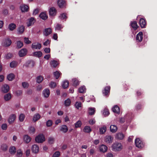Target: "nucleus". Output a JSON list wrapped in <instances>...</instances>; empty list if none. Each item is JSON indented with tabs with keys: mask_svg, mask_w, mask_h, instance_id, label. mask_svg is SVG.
Wrapping results in <instances>:
<instances>
[{
	"mask_svg": "<svg viewBox=\"0 0 157 157\" xmlns=\"http://www.w3.org/2000/svg\"><path fill=\"white\" fill-rule=\"evenodd\" d=\"M41 47V44L38 42L34 43L32 45V48L34 49H40Z\"/></svg>",
	"mask_w": 157,
	"mask_h": 157,
	"instance_id": "nucleus-9",
	"label": "nucleus"
},
{
	"mask_svg": "<svg viewBox=\"0 0 157 157\" xmlns=\"http://www.w3.org/2000/svg\"><path fill=\"white\" fill-rule=\"evenodd\" d=\"M25 118V116L23 113L21 114L19 116V120L21 122H22L24 121Z\"/></svg>",
	"mask_w": 157,
	"mask_h": 157,
	"instance_id": "nucleus-55",
	"label": "nucleus"
},
{
	"mask_svg": "<svg viewBox=\"0 0 157 157\" xmlns=\"http://www.w3.org/2000/svg\"><path fill=\"white\" fill-rule=\"evenodd\" d=\"M140 24L141 28H144L145 27L146 23L144 19L141 18L140 19Z\"/></svg>",
	"mask_w": 157,
	"mask_h": 157,
	"instance_id": "nucleus-26",
	"label": "nucleus"
},
{
	"mask_svg": "<svg viewBox=\"0 0 157 157\" xmlns=\"http://www.w3.org/2000/svg\"><path fill=\"white\" fill-rule=\"evenodd\" d=\"M69 85V82L67 81H63L62 83V86L65 89Z\"/></svg>",
	"mask_w": 157,
	"mask_h": 157,
	"instance_id": "nucleus-43",
	"label": "nucleus"
},
{
	"mask_svg": "<svg viewBox=\"0 0 157 157\" xmlns=\"http://www.w3.org/2000/svg\"><path fill=\"white\" fill-rule=\"evenodd\" d=\"M68 130L67 126L65 125H62L60 127V130L63 133H66Z\"/></svg>",
	"mask_w": 157,
	"mask_h": 157,
	"instance_id": "nucleus-23",
	"label": "nucleus"
},
{
	"mask_svg": "<svg viewBox=\"0 0 157 157\" xmlns=\"http://www.w3.org/2000/svg\"><path fill=\"white\" fill-rule=\"evenodd\" d=\"M112 147L113 151H119L122 149L123 146L121 143L116 142L113 144Z\"/></svg>",
	"mask_w": 157,
	"mask_h": 157,
	"instance_id": "nucleus-1",
	"label": "nucleus"
},
{
	"mask_svg": "<svg viewBox=\"0 0 157 157\" xmlns=\"http://www.w3.org/2000/svg\"><path fill=\"white\" fill-rule=\"evenodd\" d=\"M72 83L73 86H76L79 85V82L76 78H74L72 79Z\"/></svg>",
	"mask_w": 157,
	"mask_h": 157,
	"instance_id": "nucleus-25",
	"label": "nucleus"
},
{
	"mask_svg": "<svg viewBox=\"0 0 157 157\" xmlns=\"http://www.w3.org/2000/svg\"><path fill=\"white\" fill-rule=\"evenodd\" d=\"M40 116L39 114L38 113L34 115L33 116V121L34 122H35L38 121L40 118Z\"/></svg>",
	"mask_w": 157,
	"mask_h": 157,
	"instance_id": "nucleus-39",
	"label": "nucleus"
},
{
	"mask_svg": "<svg viewBox=\"0 0 157 157\" xmlns=\"http://www.w3.org/2000/svg\"><path fill=\"white\" fill-rule=\"evenodd\" d=\"M22 86L23 87L25 88H27L29 86V84L28 83L25 82L22 83Z\"/></svg>",
	"mask_w": 157,
	"mask_h": 157,
	"instance_id": "nucleus-62",
	"label": "nucleus"
},
{
	"mask_svg": "<svg viewBox=\"0 0 157 157\" xmlns=\"http://www.w3.org/2000/svg\"><path fill=\"white\" fill-rule=\"evenodd\" d=\"M110 131L113 133L116 132L117 130V128L115 125H111L110 126Z\"/></svg>",
	"mask_w": 157,
	"mask_h": 157,
	"instance_id": "nucleus-21",
	"label": "nucleus"
},
{
	"mask_svg": "<svg viewBox=\"0 0 157 157\" xmlns=\"http://www.w3.org/2000/svg\"><path fill=\"white\" fill-rule=\"evenodd\" d=\"M63 28V26L61 25L57 24L55 27V29L57 30H59Z\"/></svg>",
	"mask_w": 157,
	"mask_h": 157,
	"instance_id": "nucleus-56",
	"label": "nucleus"
},
{
	"mask_svg": "<svg viewBox=\"0 0 157 157\" xmlns=\"http://www.w3.org/2000/svg\"><path fill=\"white\" fill-rule=\"evenodd\" d=\"M75 126L76 128H78L81 127L82 125V122L81 121H78L75 124Z\"/></svg>",
	"mask_w": 157,
	"mask_h": 157,
	"instance_id": "nucleus-53",
	"label": "nucleus"
},
{
	"mask_svg": "<svg viewBox=\"0 0 157 157\" xmlns=\"http://www.w3.org/2000/svg\"><path fill=\"white\" fill-rule=\"evenodd\" d=\"M35 129V128L33 126H31L29 128V132L30 134H33L34 133Z\"/></svg>",
	"mask_w": 157,
	"mask_h": 157,
	"instance_id": "nucleus-49",
	"label": "nucleus"
},
{
	"mask_svg": "<svg viewBox=\"0 0 157 157\" xmlns=\"http://www.w3.org/2000/svg\"><path fill=\"white\" fill-rule=\"evenodd\" d=\"M95 108L94 107H89L88 109V112L90 115H93L95 113Z\"/></svg>",
	"mask_w": 157,
	"mask_h": 157,
	"instance_id": "nucleus-19",
	"label": "nucleus"
},
{
	"mask_svg": "<svg viewBox=\"0 0 157 157\" xmlns=\"http://www.w3.org/2000/svg\"><path fill=\"white\" fill-rule=\"evenodd\" d=\"M11 98V95L10 93H8L5 95L4 99L6 101H8Z\"/></svg>",
	"mask_w": 157,
	"mask_h": 157,
	"instance_id": "nucleus-41",
	"label": "nucleus"
},
{
	"mask_svg": "<svg viewBox=\"0 0 157 157\" xmlns=\"http://www.w3.org/2000/svg\"><path fill=\"white\" fill-rule=\"evenodd\" d=\"M83 131L86 133H90L91 131V129L89 126H85L84 127Z\"/></svg>",
	"mask_w": 157,
	"mask_h": 157,
	"instance_id": "nucleus-33",
	"label": "nucleus"
},
{
	"mask_svg": "<svg viewBox=\"0 0 157 157\" xmlns=\"http://www.w3.org/2000/svg\"><path fill=\"white\" fill-rule=\"evenodd\" d=\"M57 4L60 8H64L66 6V2L64 0H58Z\"/></svg>",
	"mask_w": 157,
	"mask_h": 157,
	"instance_id": "nucleus-7",
	"label": "nucleus"
},
{
	"mask_svg": "<svg viewBox=\"0 0 157 157\" xmlns=\"http://www.w3.org/2000/svg\"><path fill=\"white\" fill-rule=\"evenodd\" d=\"M23 155L21 149H18L17 151V156L18 157H21Z\"/></svg>",
	"mask_w": 157,
	"mask_h": 157,
	"instance_id": "nucleus-54",
	"label": "nucleus"
},
{
	"mask_svg": "<svg viewBox=\"0 0 157 157\" xmlns=\"http://www.w3.org/2000/svg\"><path fill=\"white\" fill-rule=\"evenodd\" d=\"M59 18L61 20H66L67 18L66 14L65 13H61L59 16Z\"/></svg>",
	"mask_w": 157,
	"mask_h": 157,
	"instance_id": "nucleus-46",
	"label": "nucleus"
},
{
	"mask_svg": "<svg viewBox=\"0 0 157 157\" xmlns=\"http://www.w3.org/2000/svg\"><path fill=\"white\" fill-rule=\"evenodd\" d=\"M35 64L34 62L33 61H27L24 65V66L30 68L33 67Z\"/></svg>",
	"mask_w": 157,
	"mask_h": 157,
	"instance_id": "nucleus-10",
	"label": "nucleus"
},
{
	"mask_svg": "<svg viewBox=\"0 0 157 157\" xmlns=\"http://www.w3.org/2000/svg\"><path fill=\"white\" fill-rule=\"evenodd\" d=\"M32 150L33 152L36 153L39 151V147L37 145L34 144L32 146Z\"/></svg>",
	"mask_w": 157,
	"mask_h": 157,
	"instance_id": "nucleus-16",
	"label": "nucleus"
},
{
	"mask_svg": "<svg viewBox=\"0 0 157 157\" xmlns=\"http://www.w3.org/2000/svg\"><path fill=\"white\" fill-rule=\"evenodd\" d=\"M24 42L26 44H29L31 43V41L29 40V39L26 37L24 38Z\"/></svg>",
	"mask_w": 157,
	"mask_h": 157,
	"instance_id": "nucleus-64",
	"label": "nucleus"
},
{
	"mask_svg": "<svg viewBox=\"0 0 157 157\" xmlns=\"http://www.w3.org/2000/svg\"><path fill=\"white\" fill-rule=\"evenodd\" d=\"M24 27L22 25L18 29V31L19 33L21 34L24 32Z\"/></svg>",
	"mask_w": 157,
	"mask_h": 157,
	"instance_id": "nucleus-51",
	"label": "nucleus"
},
{
	"mask_svg": "<svg viewBox=\"0 0 157 157\" xmlns=\"http://www.w3.org/2000/svg\"><path fill=\"white\" fill-rule=\"evenodd\" d=\"M49 13L50 15L54 16L56 15L57 11L55 8L52 7L49 9Z\"/></svg>",
	"mask_w": 157,
	"mask_h": 157,
	"instance_id": "nucleus-8",
	"label": "nucleus"
},
{
	"mask_svg": "<svg viewBox=\"0 0 157 157\" xmlns=\"http://www.w3.org/2000/svg\"><path fill=\"white\" fill-rule=\"evenodd\" d=\"M27 53V50L25 48H23L19 51L18 54L20 57H22L25 56Z\"/></svg>",
	"mask_w": 157,
	"mask_h": 157,
	"instance_id": "nucleus-6",
	"label": "nucleus"
},
{
	"mask_svg": "<svg viewBox=\"0 0 157 157\" xmlns=\"http://www.w3.org/2000/svg\"><path fill=\"white\" fill-rule=\"evenodd\" d=\"M10 89L9 86L7 84H5L3 85L1 88L2 91L4 93L7 92Z\"/></svg>",
	"mask_w": 157,
	"mask_h": 157,
	"instance_id": "nucleus-11",
	"label": "nucleus"
},
{
	"mask_svg": "<svg viewBox=\"0 0 157 157\" xmlns=\"http://www.w3.org/2000/svg\"><path fill=\"white\" fill-rule=\"evenodd\" d=\"M52 124V121L49 120H48L47 123H46V125L48 127H50L51 126Z\"/></svg>",
	"mask_w": 157,
	"mask_h": 157,
	"instance_id": "nucleus-61",
	"label": "nucleus"
},
{
	"mask_svg": "<svg viewBox=\"0 0 157 157\" xmlns=\"http://www.w3.org/2000/svg\"><path fill=\"white\" fill-rule=\"evenodd\" d=\"M35 22V21L33 18L31 17L28 20V21L27 23L28 26H29L33 25Z\"/></svg>",
	"mask_w": 157,
	"mask_h": 157,
	"instance_id": "nucleus-30",
	"label": "nucleus"
},
{
	"mask_svg": "<svg viewBox=\"0 0 157 157\" xmlns=\"http://www.w3.org/2000/svg\"><path fill=\"white\" fill-rule=\"evenodd\" d=\"M23 140L26 143H29L31 140V138L28 135H26L24 136Z\"/></svg>",
	"mask_w": 157,
	"mask_h": 157,
	"instance_id": "nucleus-24",
	"label": "nucleus"
},
{
	"mask_svg": "<svg viewBox=\"0 0 157 157\" xmlns=\"http://www.w3.org/2000/svg\"><path fill=\"white\" fill-rule=\"evenodd\" d=\"M60 155V153L59 151H56L53 155L52 157H59Z\"/></svg>",
	"mask_w": 157,
	"mask_h": 157,
	"instance_id": "nucleus-60",
	"label": "nucleus"
},
{
	"mask_svg": "<svg viewBox=\"0 0 157 157\" xmlns=\"http://www.w3.org/2000/svg\"><path fill=\"white\" fill-rule=\"evenodd\" d=\"M16 118V116L15 114H12L9 117L8 119V122L10 124L13 123Z\"/></svg>",
	"mask_w": 157,
	"mask_h": 157,
	"instance_id": "nucleus-13",
	"label": "nucleus"
},
{
	"mask_svg": "<svg viewBox=\"0 0 157 157\" xmlns=\"http://www.w3.org/2000/svg\"><path fill=\"white\" fill-rule=\"evenodd\" d=\"M15 76L13 73L9 74L7 77V79L9 81H12L14 78Z\"/></svg>",
	"mask_w": 157,
	"mask_h": 157,
	"instance_id": "nucleus-42",
	"label": "nucleus"
},
{
	"mask_svg": "<svg viewBox=\"0 0 157 157\" xmlns=\"http://www.w3.org/2000/svg\"><path fill=\"white\" fill-rule=\"evenodd\" d=\"M108 147L107 146L104 144H102L99 146V150L101 152L104 153L107 151Z\"/></svg>",
	"mask_w": 157,
	"mask_h": 157,
	"instance_id": "nucleus-12",
	"label": "nucleus"
},
{
	"mask_svg": "<svg viewBox=\"0 0 157 157\" xmlns=\"http://www.w3.org/2000/svg\"><path fill=\"white\" fill-rule=\"evenodd\" d=\"M20 9L22 12H26L28 11L29 7L27 5L23 4L21 6Z\"/></svg>",
	"mask_w": 157,
	"mask_h": 157,
	"instance_id": "nucleus-20",
	"label": "nucleus"
},
{
	"mask_svg": "<svg viewBox=\"0 0 157 157\" xmlns=\"http://www.w3.org/2000/svg\"><path fill=\"white\" fill-rule=\"evenodd\" d=\"M17 65V62L15 61H13L10 63V67L11 68H14Z\"/></svg>",
	"mask_w": 157,
	"mask_h": 157,
	"instance_id": "nucleus-40",
	"label": "nucleus"
},
{
	"mask_svg": "<svg viewBox=\"0 0 157 157\" xmlns=\"http://www.w3.org/2000/svg\"><path fill=\"white\" fill-rule=\"evenodd\" d=\"M96 122L94 118H92L89 121V123L90 124L93 125Z\"/></svg>",
	"mask_w": 157,
	"mask_h": 157,
	"instance_id": "nucleus-58",
	"label": "nucleus"
},
{
	"mask_svg": "<svg viewBox=\"0 0 157 157\" xmlns=\"http://www.w3.org/2000/svg\"><path fill=\"white\" fill-rule=\"evenodd\" d=\"M41 18L43 20H45L47 19L48 16L46 12H42L39 15Z\"/></svg>",
	"mask_w": 157,
	"mask_h": 157,
	"instance_id": "nucleus-29",
	"label": "nucleus"
},
{
	"mask_svg": "<svg viewBox=\"0 0 157 157\" xmlns=\"http://www.w3.org/2000/svg\"><path fill=\"white\" fill-rule=\"evenodd\" d=\"M50 94V90L48 89H45L43 91V95L44 98H48Z\"/></svg>",
	"mask_w": 157,
	"mask_h": 157,
	"instance_id": "nucleus-17",
	"label": "nucleus"
},
{
	"mask_svg": "<svg viewBox=\"0 0 157 157\" xmlns=\"http://www.w3.org/2000/svg\"><path fill=\"white\" fill-rule=\"evenodd\" d=\"M45 139L44 135L40 134L36 136L35 138L36 141L38 143H42L45 141Z\"/></svg>",
	"mask_w": 157,
	"mask_h": 157,
	"instance_id": "nucleus-3",
	"label": "nucleus"
},
{
	"mask_svg": "<svg viewBox=\"0 0 157 157\" xmlns=\"http://www.w3.org/2000/svg\"><path fill=\"white\" fill-rule=\"evenodd\" d=\"M43 80V77L41 76H39L36 77V82L38 83H41Z\"/></svg>",
	"mask_w": 157,
	"mask_h": 157,
	"instance_id": "nucleus-48",
	"label": "nucleus"
},
{
	"mask_svg": "<svg viewBox=\"0 0 157 157\" xmlns=\"http://www.w3.org/2000/svg\"><path fill=\"white\" fill-rule=\"evenodd\" d=\"M110 88V86H106L104 90H103V94L104 95L106 96L109 94Z\"/></svg>",
	"mask_w": 157,
	"mask_h": 157,
	"instance_id": "nucleus-18",
	"label": "nucleus"
},
{
	"mask_svg": "<svg viewBox=\"0 0 157 157\" xmlns=\"http://www.w3.org/2000/svg\"><path fill=\"white\" fill-rule=\"evenodd\" d=\"M131 27L134 30H136L138 27L137 23L135 21L132 22H131Z\"/></svg>",
	"mask_w": 157,
	"mask_h": 157,
	"instance_id": "nucleus-34",
	"label": "nucleus"
},
{
	"mask_svg": "<svg viewBox=\"0 0 157 157\" xmlns=\"http://www.w3.org/2000/svg\"><path fill=\"white\" fill-rule=\"evenodd\" d=\"M16 28V25L14 23H12L9 25L8 29L10 31H13Z\"/></svg>",
	"mask_w": 157,
	"mask_h": 157,
	"instance_id": "nucleus-35",
	"label": "nucleus"
},
{
	"mask_svg": "<svg viewBox=\"0 0 157 157\" xmlns=\"http://www.w3.org/2000/svg\"><path fill=\"white\" fill-rule=\"evenodd\" d=\"M11 40L10 38H7L3 40L2 45L4 47H7L11 45Z\"/></svg>",
	"mask_w": 157,
	"mask_h": 157,
	"instance_id": "nucleus-4",
	"label": "nucleus"
},
{
	"mask_svg": "<svg viewBox=\"0 0 157 157\" xmlns=\"http://www.w3.org/2000/svg\"><path fill=\"white\" fill-rule=\"evenodd\" d=\"M50 64L52 67H56L59 64V63L57 61L53 60L51 61Z\"/></svg>",
	"mask_w": 157,
	"mask_h": 157,
	"instance_id": "nucleus-31",
	"label": "nucleus"
},
{
	"mask_svg": "<svg viewBox=\"0 0 157 157\" xmlns=\"http://www.w3.org/2000/svg\"><path fill=\"white\" fill-rule=\"evenodd\" d=\"M50 87L51 88H54L56 86V83L54 82H52L49 84Z\"/></svg>",
	"mask_w": 157,
	"mask_h": 157,
	"instance_id": "nucleus-59",
	"label": "nucleus"
},
{
	"mask_svg": "<svg viewBox=\"0 0 157 157\" xmlns=\"http://www.w3.org/2000/svg\"><path fill=\"white\" fill-rule=\"evenodd\" d=\"M135 144L136 146L140 148H143L144 146V144L143 142L139 138H137L135 140Z\"/></svg>",
	"mask_w": 157,
	"mask_h": 157,
	"instance_id": "nucleus-2",
	"label": "nucleus"
},
{
	"mask_svg": "<svg viewBox=\"0 0 157 157\" xmlns=\"http://www.w3.org/2000/svg\"><path fill=\"white\" fill-rule=\"evenodd\" d=\"M71 103V101L70 99L68 98L64 101V104L66 106H69Z\"/></svg>",
	"mask_w": 157,
	"mask_h": 157,
	"instance_id": "nucleus-50",
	"label": "nucleus"
},
{
	"mask_svg": "<svg viewBox=\"0 0 157 157\" xmlns=\"http://www.w3.org/2000/svg\"><path fill=\"white\" fill-rule=\"evenodd\" d=\"M124 137V135L121 132L117 133L115 136V138L118 140H122Z\"/></svg>",
	"mask_w": 157,
	"mask_h": 157,
	"instance_id": "nucleus-15",
	"label": "nucleus"
},
{
	"mask_svg": "<svg viewBox=\"0 0 157 157\" xmlns=\"http://www.w3.org/2000/svg\"><path fill=\"white\" fill-rule=\"evenodd\" d=\"M53 75L56 79H57L61 75V73L59 71H56L54 72Z\"/></svg>",
	"mask_w": 157,
	"mask_h": 157,
	"instance_id": "nucleus-47",
	"label": "nucleus"
},
{
	"mask_svg": "<svg viewBox=\"0 0 157 157\" xmlns=\"http://www.w3.org/2000/svg\"><path fill=\"white\" fill-rule=\"evenodd\" d=\"M12 57V54L10 53H8L5 55L4 58L6 59H11Z\"/></svg>",
	"mask_w": 157,
	"mask_h": 157,
	"instance_id": "nucleus-44",
	"label": "nucleus"
},
{
	"mask_svg": "<svg viewBox=\"0 0 157 157\" xmlns=\"http://www.w3.org/2000/svg\"><path fill=\"white\" fill-rule=\"evenodd\" d=\"M82 106V104L80 102L76 101L74 105L75 107L78 109L79 108H81Z\"/></svg>",
	"mask_w": 157,
	"mask_h": 157,
	"instance_id": "nucleus-37",
	"label": "nucleus"
},
{
	"mask_svg": "<svg viewBox=\"0 0 157 157\" xmlns=\"http://www.w3.org/2000/svg\"><path fill=\"white\" fill-rule=\"evenodd\" d=\"M86 89L84 86H81L78 89V91L80 93H83L86 92Z\"/></svg>",
	"mask_w": 157,
	"mask_h": 157,
	"instance_id": "nucleus-45",
	"label": "nucleus"
},
{
	"mask_svg": "<svg viewBox=\"0 0 157 157\" xmlns=\"http://www.w3.org/2000/svg\"><path fill=\"white\" fill-rule=\"evenodd\" d=\"M55 141L54 138L53 137H49L48 138V142L50 144H53Z\"/></svg>",
	"mask_w": 157,
	"mask_h": 157,
	"instance_id": "nucleus-52",
	"label": "nucleus"
},
{
	"mask_svg": "<svg viewBox=\"0 0 157 157\" xmlns=\"http://www.w3.org/2000/svg\"><path fill=\"white\" fill-rule=\"evenodd\" d=\"M143 38V33L140 32H139L136 36V40L138 42H141Z\"/></svg>",
	"mask_w": 157,
	"mask_h": 157,
	"instance_id": "nucleus-14",
	"label": "nucleus"
},
{
	"mask_svg": "<svg viewBox=\"0 0 157 157\" xmlns=\"http://www.w3.org/2000/svg\"><path fill=\"white\" fill-rule=\"evenodd\" d=\"M102 114L105 117L108 116L109 114V112L108 109L107 108H105L103 110Z\"/></svg>",
	"mask_w": 157,
	"mask_h": 157,
	"instance_id": "nucleus-38",
	"label": "nucleus"
},
{
	"mask_svg": "<svg viewBox=\"0 0 157 157\" xmlns=\"http://www.w3.org/2000/svg\"><path fill=\"white\" fill-rule=\"evenodd\" d=\"M106 126H103L99 128V133L100 134H104L106 131Z\"/></svg>",
	"mask_w": 157,
	"mask_h": 157,
	"instance_id": "nucleus-32",
	"label": "nucleus"
},
{
	"mask_svg": "<svg viewBox=\"0 0 157 157\" xmlns=\"http://www.w3.org/2000/svg\"><path fill=\"white\" fill-rule=\"evenodd\" d=\"M113 112L115 113L118 114L120 112V108L117 105L114 106L112 109Z\"/></svg>",
	"mask_w": 157,
	"mask_h": 157,
	"instance_id": "nucleus-22",
	"label": "nucleus"
},
{
	"mask_svg": "<svg viewBox=\"0 0 157 157\" xmlns=\"http://www.w3.org/2000/svg\"><path fill=\"white\" fill-rule=\"evenodd\" d=\"M42 55V53L40 51L36 52L33 53V55L34 56L39 58Z\"/></svg>",
	"mask_w": 157,
	"mask_h": 157,
	"instance_id": "nucleus-36",
	"label": "nucleus"
},
{
	"mask_svg": "<svg viewBox=\"0 0 157 157\" xmlns=\"http://www.w3.org/2000/svg\"><path fill=\"white\" fill-rule=\"evenodd\" d=\"M113 137L110 135H107L104 137V141L107 144H111L113 141Z\"/></svg>",
	"mask_w": 157,
	"mask_h": 157,
	"instance_id": "nucleus-5",
	"label": "nucleus"
},
{
	"mask_svg": "<svg viewBox=\"0 0 157 157\" xmlns=\"http://www.w3.org/2000/svg\"><path fill=\"white\" fill-rule=\"evenodd\" d=\"M9 152L11 155H14L16 152V148L14 146H11L9 149Z\"/></svg>",
	"mask_w": 157,
	"mask_h": 157,
	"instance_id": "nucleus-27",
	"label": "nucleus"
},
{
	"mask_svg": "<svg viewBox=\"0 0 157 157\" xmlns=\"http://www.w3.org/2000/svg\"><path fill=\"white\" fill-rule=\"evenodd\" d=\"M52 32V29L51 28H47L45 29L44 32V34L45 36H47L51 34Z\"/></svg>",
	"mask_w": 157,
	"mask_h": 157,
	"instance_id": "nucleus-28",
	"label": "nucleus"
},
{
	"mask_svg": "<svg viewBox=\"0 0 157 157\" xmlns=\"http://www.w3.org/2000/svg\"><path fill=\"white\" fill-rule=\"evenodd\" d=\"M23 46V43L19 41L17 42V47L18 48H21Z\"/></svg>",
	"mask_w": 157,
	"mask_h": 157,
	"instance_id": "nucleus-57",
	"label": "nucleus"
},
{
	"mask_svg": "<svg viewBox=\"0 0 157 157\" xmlns=\"http://www.w3.org/2000/svg\"><path fill=\"white\" fill-rule=\"evenodd\" d=\"M7 147L6 144H3L1 146V149L3 151H6L7 149Z\"/></svg>",
	"mask_w": 157,
	"mask_h": 157,
	"instance_id": "nucleus-63",
	"label": "nucleus"
}]
</instances>
